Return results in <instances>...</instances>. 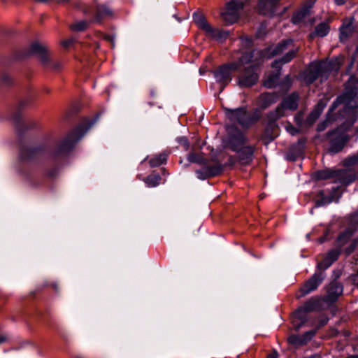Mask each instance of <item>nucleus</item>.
I'll return each instance as SVG.
<instances>
[{
    "instance_id": "obj_1",
    "label": "nucleus",
    "mask_w": 358,
    "mask_h": 358,
    "mask_svg": "<svg viewBox=\"0 0 358 358\" xmlns=\"http://www.w3.org/2000/svg\"><path fill=\"white\" fill-rule=\"evenodd\" d=\"M262 55V52L253 50L252 52H244L240 58L243 59L244 64L241 66L244 67L243 71L241 72L238 77V85L241 87H249L255 85L259 80V74L257 72V66L259 64L257 56Z\"/></svg>"
},
{
    "instance_id": "obj_2",
    "label": "nucleus",
    "mask_w": 358,
    "mask_h": 358,
    "mask_svg": "<svg viewBox=\"0 0 358 358\" xmlns=\"http://www.w3.org/2000/svg\"><path fill=\"white\" fill-rule=\"evenodd\" d=\"M341 103L344 104L345 110L358 108V78L351 77L348 80L344 94L334 102L332 107Z\"/></svg>"
},
{
    "instance_id": "obj_3",
    "label": "nucleus",
    "mask_w": 358,
    "mask_h": 358,
    "mask_svg": "<svg viewBox=\"0 0 358 358\" xmlns=\"http://www.w3.org/2000/svg\"><path fill=\"white\" fill-rule=\"evenodd\" d=\"M298 48L289 49L288 52L280 59L273 62L272 67L276 69V73H268L264 78V85L267 88H272L275 86L280 76V69L281 66L289 62L296 55Z\"/></svg>"
},
{
    "instance_id": "obj_4",
    "label": "nucleus",
    "mask_w": 358,
    "mask_h": 358,
    "mask_svg": "<svg viewBox=\"0 0 358 358\" xmlns=\"http://www.w3.org/2000/svg\"><path fill=\"white\" fill-rule=\"evenodd\" d=\"M224 110L230 121L237 122L243 127H249L259 118V115H252L249 113L245 107L236 109L225 108Z\"/></svg>"
},
{
    "instance_id": "obj_5",
    "label": "nucleus",
    "mask_w": 358,
    "mask_h": 358,
    "mask_svg": "<svg viewBox=\"0 0 358 358\" xmlns=\"http://www.w3.org/2000/svg\"><path fill=\"white\" fill-rule=\"evenodd\" d=\"M244 64L243 59L239 58L237 62L222 66L214 72L216 81L221 85V91L232 80V72L241 69V66Z\"/></svg>"
},
{
    "instance_id": "obj_6",
    "label": "nucleus",
    "mask_w": 358,
    "mask_h": 358,
    "mask_svg": "<svg viewBox=\"0 0 358 358\" xmlns=\"http://www.w3.org/2000/svg\"><path fill=\"white\" fill-rule=\"evenodd\" d=\"M338 66L335 67L331 62H322L319 64H313L310 66L304 76V80L308 84L313 83L319 76L327 77V73L331 71H337Z\"/></svg>"
},
{
    "instance_id": "obj_7",
    "label": "nucleus",
    "mask_w": 358,
    "mask_h": 358,
    "mask_svg": "<svg viewBox=\"0 0 358 358\" xmlns=\"http://www.w3.org/2000/svg\"><path fill=\"white\" fill-rule=\"evenodd\" d=\"M299 95L292 93L286 97L282 102L274 110L268 113L271 121H277L286 115V110H295L298 106Z\"/></svg>"
},
{
    "instance_id": "obj_8",
    "label": "nucleus",
    "mask_w": 358,
    "mask_h": 358,
    "mask_svg": "<svg viewBox=\"0 0 358 358\" xmlns=\"http://www.w3.org/2000/svg\"><path fill=\"white\" fill-rule=\"evenodd\" d=\"M193 19L196 24L206 32L207 36L217 40L226 38L227 37V32L222 31L218 29L211 27L206 20V18L202 13H194L193 15Z\"/></svg>"
},
{
    "instance_id": "obj_9",
    "label": "nucleus",
    "mask_w": 358,
    "mask_h": 358,
    "mask_svg": "<svg viewBox=\"0 0 358 358\" xmlns=\"http://www.w3.org/2000/svg\"><path fill=\"white\" fill-rule=\"evenodd\" d=\"M243 2L239 0L229 1L226 9L222 13L224 21L227 24H232L238 19L240 13L243 8Z\"/></svg>"
},
{
    "instance_id": "obj_10",
    "label": "nucleus",
    "mask_w": 358,
    "mask_h": 358,
    "mask_svg": "<svg viewBox=\"0 0 358 358\" xmlns=\"http://www.w3.org/2000/svg\"><path fill=\"white\" fill-rule=\"evenodd\" d=\"M29 50L31 53L36 54L39 57L43 66H50L51 63V53L48 47L38 42H35L30 45Z\"/></svg>"
},
{
    "instance_id": "obj_11",
    "label": "nucleus",
    "mask_w": 358,
    "mask_h": 358,
    "mask_svg": "<svg viewBox=\"0 0 358 358\" xmlns=\"http://www.w3.org/2000/svg\"><path fill=\"white\" fill-rule=\"evenodd\" d=\"M229 135L227 140V147L233 151H238L243 146L245 138L243 134L238 130L234 131V134L229 131Z\"/></svg>"
},
{
    "instance_id": "obj_12",
    "label": "nucleus",
    "mask_w": 358,
    "mask_h": 358,
    "mask_svg": "<svg viewBox=\"0 0 358 358\" xmlns=\"http://www.w3.org/2000/svg\"><path fill=\"white\" fill-rule=\"evenodd\" d=\"M329 136H335L331 139L330 142V152L336 153L341 151L345 145L346 138L343 134H340L338 130L332 131L329 134Z\"/></svg>"
},
{
    "instance_id": "obj_13",
    "label": "nucleus",
    "mask_w": 358,
    "mask_h": 358,
    "mask_svg": "<svg viewBox=\"0 0 358 358\" xmlns=\"http://www.w3.org/2000/svg\"><path fill=\"white\" fill-rule=\"evenodd\" d=\"M324 278V275L322 271H320L317 273H315L304 285V286L301 289L302 292V296H304L310 292L316 289L319 285L323 281Z\"/></svg>"
},
{
    "instance_id": "obj_14",
    "label": "nucleus",
    "mask_w": 358,
    "mask_h": 358,
    "mask_svg": "<svg viewBox=\"0 0 358 358\" xmlns=\"http://www.w3.org/2000/svg\"><path fill=\"white\" fill-rule=\"evenodd\" d=\"M266 118L268 121L267 127L262 137V141L265 144H267L273 141L279 134V128L275 123L276 121H271L268 117V113L267 114Z\"/></svg>"
},
{
    "instance_id": "obj_15",
    "label": "nucleus",
    "mask_w": 358,
    "mask_h": 358,
    "mask_svg": "<svg viewBox=\"0 0 358 358\" xmlns=\"http://www.w3.org/2000/svg\"><path fill=\"white\" fill-rule=\"evenodd\" d=\"M341 252L338 249L330 250L322 259L317 263V268L324 271L329 268L338 257Z\"/></svg>"
},
{
    "instance_id": "obj_16",
    "label": "nucleus",
    "mask_w": 358,
    "mask_h": 358,
    "mask_svg": "<svg viewBox=\"0 0 358 358\" xmlns=\"http://www.w3.org/2000/svg\"><path fill=\"white\" fill-rule=\"evenodd\" d=\"M279 0H259L258 7L259 12L265 15L272 16Z\"/></svg>"
},
{
    "instance_id": "obj_17",
    "label": "nucleus",
    "mask_w": 358,
    "mask_h": 358,
    "mask_svg": "<svg viewBox=\"0 0 358 358\" xmlns=\"http://www.w3.org/2000/svg\"><path fill=\"white\" fill-rule=\"evenodd\" d=\"M315 330H311L303 335H291L288 338V342L294 345H302L309 341L315 336Z\"/></svg>"
},
{
    "instance_id": "obj_18",
    "label": "nucleus",
    "mask_w": 358,
    "mask_h": 358,
    "mask_svg": "<svg viewBox=\"0 0 358 358\" xmlns=\"http://www.w3.org/2000/svg\"><path fill=\"white\" fill-rule=\"evenodd\" d=\"M343 286L338 282L334 281L327 287V301L333 302L343 293Z\"/></svg>"
},
{
    "instance_id": "obj_19",
    "label": "nucleus",
    "mask_w": 358,
    "mask_h": 358,
    "mask_svg": "<svg viewBox=\"0 0 358 358\" xmlns=\"http://www.w3.org/2000/svg\"><path fill=\"white\" fill-rule=\"evenodd\" d=\"M278 100L276 94L263 93L257 99V104L262 109H266Z\"/></svg>"
},
{
    "instance_id": "obj_20",
    "label": "nucleus",
    "mask_w": 358,
    "mask_h": 358,
    "mask_svg": "<svg viewBox=\"0 0 358 358\" xmlns=\"http://www.w3.org/2000/svg\"><path fill=\"white\" fill-rule=\"evenodd\" d=\"M79 138L76 137L75 133L70 134L58 146L57 153L64 154L74 146Z\"/></svg>"
},
{
    "instance_id": "obj_21",
    "label": "nucleus",
    "mask_w": 358,
    "mask_h": 358,
    "mask_svg": "<svg viewBox=\"0 0 358 358\" xmlns=\"http://www.w3.org/2000/svg\"><path fill=\"white\" fill-rule=\"evenodd\" d=\"M307 320V313L301 308H298L293 313L292 324L296 330L299 329Z\"/></svg>"
},
{
    "instance_id": "obj_22",
    "label": "nucleus",
    "mask_w": 358,
    "mask_h": 358,
    "mask_svg": "<svg viewBox=\"0 0 358 358\" xmlns=\"http://www.w3.org/2000/svg\"><path fill=\"white\" fill-rule=\"evenodd\" d=\"M255 148L252 146H243L236 151L238 153L239 160L243 164H248L252 158Z\"/></svg>"
},
{
    "instance_id": "obj_23",
    "label": "nucleus",
    "mask_w": 358,
    "mask_h": 358,
    "mask_svg": "<svg viewBox=\"0 0 358 358\" xmlns=\"http://www.w3.org/2000/svg\"><path fill=\"white\" fill-rule=\"evenodd\" d=\"M293 44L292 40H286L279 43L277 45L273 48H270V55L267 57H273L282 53L284 51L289 49Z\"/></svg>"
},
{
    "instance_id": "obj_24",
    "label": "nucleus",
    "mask_w": 358,
    "mask_h": 358,
    "mask_svg": "<svg viewBox=\"0 0 358 358\" xmlns=\"http://www.w3.org/2000/svg\"><path fill=\"white\" fill-rule=\"evenodd\" d=\"M343 174L342 171H334L332 170H322L315 172V176L317 180H327L329 178H334L337 176H341Z\"/></svg>"
},
{
    "instance_id": "obj_25",
    "label": "nucleus",
    "mask_w": 358,
    "mask_h": 358,
    "mask_svg": "<svg viewBox=\"0 0 358 358\" xmlns=\"http://www.w3.org/2000/svg\"><path fill=\"white\" fill-rule=\"evenodd\" d=\"M329 26L327 22H321L315 27V32L311 34L319 37H324L329 31Z\"/></svg>"
},
{
    "instance_id": "obj_26",
    "label": "nucleus",
    "mask_w": 358,
    "mask_h": 358,
    "mask_svg": "<svg viewBox=\"0 0 358 358\" xmlns=\"http://www.w3.org/2000/svg\"><path fill=\"white\" fill-rule=\"evenodd\" d=\"M166 158H167V155L166 153H164V152L160 153L157 155L154 156L153 157H152L150 159V161H149L150 165L152 167L159 166L166 162Z\"/></svg>"
},
{
    "instance_id": "obj_27",
    "label": "nucleus",
    "mask_w": 358,
    "mask_h": 358,
    "mask_svg": "<svg viewBox=\"0 0 358 358\" xmlns=\"http://www.w3.org/2000/svg\"><path fill=\"white\" fill-rule=\"evenodd\" d=\"M352 27L351 24L343 25L340 29V39L341 41H345L352 34Z\"/></svg>"
},
{
    "instance_id": "obj_28",
    "label": "nucleus",
    "mask_w": 358,
    "mask_h": 358,
    "mask_svg": "<svg viewBox=\"0 0 358 358\" xmlns=\"http://www.w3.org/2000/svg\"><path fill=\"white\" fill-rule=\"evenodd\" d=\"M161 180V177L159 174H154L148 176L145 178L144 181L149 187H154L157 186Z\"/></svg>"
},
{
    "instance_id": "obj_29",
    "label": "nucleus",
    "mask_w": 358,
    "mask_h": 358,
    "mask_svg": "<svg viewBox=\"0 0 358 358\" xmlns=\"http://www.w3.org/2000/svg\"><path fill=\"white\" fill-rule=\"evenodd\" d=\"M324 106L317 104L315 110L309 115L308 122L310 124L313 123L321 115Z\"/></svg>"
},
{
    "instance_id": "obj_30",
    "label": "nucleus",
    "mask_w": 358,
    "mask_h": 358,
    "mask_svg": "<svg viewBox=\"0 0 358 358\" xmlns=\"http://www.w3.org/2000/svg\"><path fill=\"white\" fill-rule=\"evenodd\" d=\"M331 200L328 197L324 196L323 191H321L317 194V198L315 201V206L320 207L331 203Z\"/></svg>"
},
{
    "instance_id": "obj_31",
    "label": "nucleus",
    "mask_w": 358,
    "mask_h": 358,
    "mask_svg": "<svg viewBox=\"0 0 358 358\" xmlns=\"http://www.w3.org/2000/svg\"><path fill=\"white\" fill-rule=\"evenodd\" d=\"M88 26V22L85 20L78 21L70 25V29L75 31H81L85 30Z\"/></svg>"
},
{
    "instance_id": "obj_32",
    "label": "nucleus",
    "mask_w": 358,
    "mask_h": 358,
    "mask_svg": "<svg viewBox=\"0 0 358 358\" xmlns=\"http://www.w3.org/2000/svg\"><path fill=\"white\" fill-rule=\"evenodd\" d=\"M207 171L208 172V176L210 178L216 176L220 174L222 171V166L220 164H216L210 166H206Z\"/></svg>"
},
{
    "instance_id": "obj_33",
    "label": "nucleus",
    "mask_w": 358,
    "mask_h": 358,
    "mask_svg": "<svg viewBox=\"0 0 358 358\" xmlns=\"http://www.w3.org/2000/svg\"><path fill=\"white\" fill-rule=\"evenodd\" d=\"M112 15V10L109 9L106 6H99L97 8V18L98 20L106 17V16H111Z\"/></svg>"
},
{
    "instance_id": "obj_34",
    "label": "nucleus",
    "mask_w": 358,
    "mask_h": 358,
    "mask_svg": "<svg viewBox=\"0 0 358 358\" xmlns=\"http://www.w3.org/2000/svg\"><path fill=\"white\" fill-rule=\"evenodd\" d=\"M317 306V301L315 299H310L306 302L301 308L308 314L313 311Z\"/></svg>"
},
{
    "instance_id": "obj_35",
    "label": "nucleus",
    "mask_w": 358,
    "mask_h": 358,
    "mask_svg": "<svg viewBox=\"0 0 358 358\" xmlns=\"http://www.w3.org/2000/svg\"><path fill=\"white\" fill-rule=\"evenodd\" d=\"M187 159L189 162L197 163L200 164L204 162L203 157L199 154L195 153L194 152H192L188 155Z\"/></svg>"
},
{
    "instance_id": "obj_36",
    "label": "nucleus",
    "mask_w": 358,
    "mask_h": 358,
    "mask_svg": "<svg viewBox=\"0 0 358 358\" xmlns=\"http://www.w3.org/2000/svg\"><path fill=\"white\" fill-rule=\"evenodd\" d=\"M307 12L306 9H303L295 13L292 18V22L294 24L299 23L306 17Z\"/></svg>"
},
{
    "instance_id": "obj_37",
    "label": "nucleus",
    "mask_w": 358,
    "mask_h": 358,
    "mask_svg": "<svg viewBox=\"0 0 358 358\" xmlns=\"http://www.w3.org/2000/svg\"><path fill=\"white\" fill-rule=\"evenodd\" d=\"M352 231L350 229H346L343 233L339 235L338 237V243L340 245H343L348 238L352 236Z\"/></svg>"
},
{
    "instance_id": "obj_38",
    "label": "nucleus",
    "mask_w": 358,
    "mask_h": 358,
    "mask_svg": "<svg viewBox=\"0 0 358 358\" xmlns=\"http://www.w3.org/2000/svg\"><path fill=\"white\" fill-rule=\"evenodd\" d=\"M352 231L350 229H346L343 233L339 235L338 237V243L340 245H343L348 238L352 236Z\"/></svg>"
},
{
    "instance_id": "obj_39",
    "label": "nucleus",
    "mask_w": 358,
    "mask_h": 358,
    "mask_svg": "<svg viewBox=\"0 0 358 358\" xmlns=\"http://www.w3.org/2000/svg\"><path fill=\"white\" fill-rule=\"evenodd\" d=\"M196 174L197 176V178L200 180H205L207 179L209 177L208 172L207 171L206 167H203L199 170H197L196 171Z\"/></svg>"
},
{
    "instance_id": "obj_40",
    "label": "nucleus",
    "mask_w": 358,
    "mask_h": 358,
    "mask_svg": "<svg viewBox=\"0 0 358 358\" xmlns=\"http://www.w3.org/2000/svg\"><path fill=\"white\" fill-rule=\"evenodd\" d=\"M46 68H48L52 70H58L61 68L62 64L59 61L54 60L51 57V63L50 66H44Z\"/></svg>"
},
{
    "instance_id": "obj_41",
    "label": "nucleus",
    "mask_w": 358,
    "mask_h": 358,
    "mask_svg": "<svg viewBox=\"0 0 358 358\" xmlns=\"http://www.w3.org/2000/svg\"><path fill=\"white\" fill-rule=\"evenodd\" d=\"M178 143L184 146V148H185V150H188L189 148V142L187 141V139L185 138V137H180L178 138Z\"/></svg>"
},
{
    "instance_id": "obj_42",
    "label": "nucleus",
    "mask_w": 358,
    "mask_h": 358,
    "mask_svg": "<svg viewBox=\"0 0 358 358\" xmlns=\"http://www.w3.org/2000/svg\"><path fill=\"white\" fill-rule=\"evenodd\" d=\"M328 124H329V120H325L323 122L317 125V131H324L327 128Z\"/></svg>"
},
{
    "instance_id": "obj_43",
    "label": "nucleus",
    "mask_w": 358,
    "mask_h": 358,
    "mask_svg": "<svg viewBox=\"0 0 358 358\" xmlns=\"http://www.w3.org/2000/svg\"><path fill=\"white\" fill-rule=\"evenodd\" d=\"M74 40L73 38H69L67 40H64L61 42V45L64 48L69 47L71 44H73Z\"/></svg>"
},
{
    "instance_id": "obj_44",
    "label": "nucleus",
    "mask_w": 358,
    "mask_h": 358,
    "mask_svg": "<svg viewBox=\"0 0 358 358\" xmlns=\"http://www.w3.org/2000/svg\"><path fill=\"white\" fill-rule=\"evenodd\" d=\"M292 83V78L289 76H287L285 78L284 84L286 85V87H289L291 86Z\"/></svg>"
},
{
    "instance_id": "obj_45",
    "label": "nucleus",
    "mask_w": 358,
    "mask_h": 358,
    "mask_svg": "<svg viewBox=\"0 0 358 358\" xmlns=\"http://www.w3.org/2000/svg\"><path fill=\"white\" fill-rule=\"evenodd\" d=\"M328 322V318L327 317H323L320 320V324H318V327H323Z\"/></svg>"
},
{
    "instance_id": "obj_46",
    "label": "nucleus",
    "mask_w": 358,
    "mask_h": 358,
    "mask_svg": "<svg viewBox=\"0 0 358 358\" xmlns=\"http://www.w3.org/2000/svg\"><path fill=\"white\" fill-rule=\"evenodd\" d=\"M241 42H242L243 45H245V46H248V47L250 46V45L252 43V41L248 38H242Z\"/></svg>"
},
{
    "instance_id": "obj_47",
    "label": "nucleus",
    "mask_w": 358,
    "mask_h": 358,
    "mask_svg": "<svg viewBox=\"0 0 358 358\" xmlns=\"http://www.w3.org/2000/svg\"><path fill=\"white\" fill-rule=\"evenodd\" d=\"M287 129L288 131H289L292 135L295 134L296 133H297V129L292 127V126L290 127H287Z\"/></svg>"
},
{
    "instance_id": "obj_48",
    "label": "nucleus",
    "mask_w": 358,
    "mask_h": 358,
    "mask_svg": "<svg viewBox=\"0 0 358 358\" xmlns=\"http://www.w3.org/2000/svg\"><path fill=\"white\" fill-rule=\"evenodd\" d=\"M29 150H23L21 154H20V157L22 159H27V157H26V154L27 152H29Z\"/></svg>"
},
{
    "instance_id": "obj_49",
    "label": "nucleus",
    "mask_w": 358,
    "mask_h": 358,
    "mask_svg": "<svg viewBox=\"0 0 358 358\" xmlns=\"http://www.w3.org/2000/svg\"><path fill=\"white\" fill-rule=\"evenodd\" d=\"M278 352L276 351H273L271 354H269L267 356V358H278Z\"/></svg>"
},
{
    "instance_id": "obj_50",
    "label": "nucleus",
    "mask_w": 358,
    "mask_h": 358,
    "mask_svg": "<svg viewBox=\"0 0 358 358\" xmlns=\"http://www.w3.org/2000/svg\"><path fill=\"white\" fill-rule=\"evenodd\" d=\"M352 163L355 164L358 162V154L350 159Z\"/></svg>"
},
{
    "instance_id": "obj_51",
    "label": "nucleus",
    "mask_w": 358,
    "mask_h": 358,
    "mask_svg": "<svg viewBox=\"0 0 358 358\" xmlns=\"http://www.w3.org/2000/svg\"><path fill=\"white\" fill-rule=\"evenodd\" d=\"M335 1V3L337 4V5H343L345 3V0H334Z\"/></svg>"
},
{
    "instance_id": "obj_52",
    "label": "nucleus",
    "mask_w": 358,
    "mask_h": 358,
    "mask_svg": "<svg viewBox=\"0 0 358 358\" xmlns=\"http://www.w3.org/2000/svg\"><path fill=\"white\" fill-rule=\"evenodd\" d=\"M6 341V336L0 334V344L4 343Z\"/></svg>"
},
{
    "instance_id": "obj_53",
    "label": "nucleus",
    "mask_w": 358,
    "mask_h": 358,
    "mask_svg": "<svg viewBox=\"0 0 358 358\" xmlns=\"http://www.w3.org/2000/svg\"><path fill=\"white\" fill-rule=\"evenodd\" d=\"M51 287L55 290H58V285L56 282H53L51 284Z\"/></svg>"
},
{
    "instance_id": "obj_54",
    "label": "nucleus",
    "mask_w": 358,
    "mask_h": 358,
    "mask_svg": "<svg viewBox=\"0 0 358 358\" xmlns=\"http://www.w3.org/2000/svg\"><path fill=\"white\" fill-rule=\"evenodd\" d=\"M352 220L355 222H358V212L353 215Z\"/></svg>"
},
{
    "instance_id": "obj_55",
    "label": "nucleus",
    "mask_w": 358,
    "mask_h": 358,
    "mask_svg": "<svg viewBox=\"0 0 358 358\" xmlns=\"http://www.w3.org/2000/svg\"><path fill=\"white\" fill-rule=\"evenodd\" d=\"M57 3H64L65 2H68L69 0H55Z\"/></svg>"
},
{
    "instance_id": "obj_56",
    "label": "nucleus",
    "mask_w": 358,
    "mask_h": 358,
    "mask_svg": "<svg viewBox=\"0 0 358 358\" xmlns=\"http://www.w3.org/2000/svg\"><path fill=\"white\" fill-rule=\"evenodd\" d=\"M2 78L3 81L7 82L8 80V76H3Z\"/></svg>"
},
{
    "instance_id": "obj_57",
    "label": "nucleus",
    "mask_w": 358,
    "mask_h": 358,
    "mask_svg": "<svg viewBox=\"0 0 358 358\" xmlns=\"http://www.w3.org/2000/svg\"><path fill=\"white\" fill-rule=\"evenodd\" d=\"M315 1H316V0H308V2L310 4V6H312L315 3Z\"/></svg>"
},
{
    "instance_id": "obj_58",
    "label": "nucleus",
    "mask_w": 358,
    "mask_h": 358,
    "mask_svg": "<svg viewBox=\"0 0 358 358\" xmlns=\"http://www.w3.org/2000/svg\"><path fill=\"white\" fill-rule=\"evenodd\" d=\"M324 240H325L324 237H321V238H319L320 243H323L324 241Z\"/></svg>"
},
{
    "instance_id": "obj_59",
    "label": "nucleus",
    "mask_w": 358,
    "mask_h": 358,
    "mask_svg": "<svg viewBox=\"0 0 358 358\" xmlns=\"http://www.w3.org/2000/svg\"><path fill=\"white\" fill-rule=\"evenodd\" d=\"M48 175L52 177V176H54L55 174L50 172V173H48Z\"/></svg>"
}]
</instances>
